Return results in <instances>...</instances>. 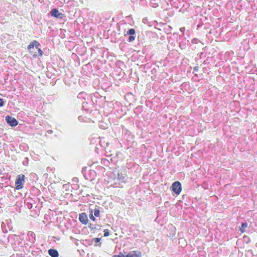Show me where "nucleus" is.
I'll return each instance as SVG.
<instances>
[{
    "instance_id": "obj_1",
    "label": "nucleus",
    "mask_w": 257,
    "mask_h": 257,
    "mask_svg": "<svg viewBox=\"0 0 257 257\" xmlns=\"http://www.w3.org/2000/svg\"><path fill=\"white\" fill-rule=\"evenodd\" d=\"M25 182V175L23 174L19 175L15 181L16 185V189L19 190L23 188V184Z\"/></svg>"
},
{
    "instance_id": "obj_2",
    "label": "nucleus",
    "mask_w": 257,
    "mask_h": 257,
    "mask_svg": "<svg viewBox=\"0 0 257 257\" xmlns=\"http://www.w3.org/2000/svg\"><path fill=\"white\" fill-rule=\"evenodd\" d=\"M173 191L177 195L180 194L182 191V186L180 182L175 181L172 185Z\"/></svg>"
},
{
    "instance_id": "obj_3",
    "label": "nucleus",
    "mask_w": 257,
    "mask_h": 257,
    "mask_svg": "<svg viewBox=\"0 0 257 257\" xmlns=\"http://www.w3.org/2000/svg\"><path fill=\"white\" fill-rule=\"evenodd\" d=\"M50 14L51 16L53 17L56 18H59L62 20H63L65 17L64 14L62 13H60L57 9H54L50 11Z\"/></svg>"
},
{
    "instance_id": "obj_4",
    "label": "nucleus",
    "mask_w": 257,
    "mask_h": 257,
    "mask_svg": "<svg viewBox=\"0 0 257 257\" xmlns=\"http://www.w3.org/2000/svg\"><path fill=\"white\" fill-rule=\"evenodd\" d=\"M6 120L11 126H15L18 125V121L14 117L8 115L6 117Z\"/></svg>"
},
{
    "instance_id": "obj_5",
    "label": "nucleus",
    "mask_w": 257,
    "mask_h": 257,
    "mask_svg": "<svg viewBox=\"0 0 257 257\" xmlns=\"http://www.w3.org/2000/svg\"><path fill=\"white\" fill-rule=\"evenodd\" d=\"M40 46V44L38 41L34 40L31 42L30 44L28 46L27 49L29 51L30 53H32V51L31 50L35 47L36 48H38Z\"/></svg>"
},
{
    "instance_id": "obj_6",
    "label": "nucleus",
    "mask_w": 257,
    "mask_h": 257,
    "mask_svg": "<svg viewBox=\"0 0 257 257\" xmlns=\"http://www.w3.org/2000/svg\"><path fill=\"white\" fill-rule=\"evenodd\" d=\"M79 219L80 221L84 225L88 223V217L85 213H82L79 214Z\"/></svg>"
},
{
    "instance_id": "obj_7",
    "label": "nucleus",
    "mask_w": 257,
    "mask_h": 257,
    "mask_svg": "<svg viewBox=\"0 0 257 257\" xmlns=\"http://www.w3.org/2000/svg\"><path fill=\"white\" fill-rule=\"evenodd\" d=\"M127 257H142V253L140 251L134 250L127 253Z\"/></svg>"
},
{
    "instance_id": "obj_8",
    "label": "nucleus",
    "mask_w": 257,
    "mask_h": 257,
    "mask_svg": "<svg viewBox=\"0 0 257 257\" xmlns=\"http://www.w3.org/2000/svg\"><path fill=\"white\" fill-rule=\"evenodd\" d=\"M48 253L52 257H58L59 255L58 251L55 249H49Z\"/></svg>"
},
{
    "instance_id": "obj_9",
    "label": "nucleus",
    "mask_w": 257,
    "mask_h": 257,
    "mask_svg": "<svg viewBox=\"0 0 257 257\" xmlns=\"http://www.w3.org/2000/svg\"><path fill=\"white\" fill-rule=\"evenodd\" d=\"M38 49V54L35 53L34 54L33 57H36V56H42L43 54V51L39 48V47L37 48Z\"/></svg>"
},
{
    "instance_id": "obj_10",
    "label": "nucleus",
    "mask_w": 257,
    "mask_h": 257,
    "mask_svg": "<svg viewBox=\"0 0 257 257\" xmlns=\"http://www.w3.org/2000/svg\"><path fill=\"white\" fill-rule=\"evenodd\" d=\"M125 177V175H123L122 173H118L117 174V179L118 180L124 181Z\"/></svg>"
},
{
    "instance_id": "obj_11",
    "label": "nucleus",
    "mask_w": 257,
    "mask_h": 257,
    "mask_svg": "<svg viewBox=\"0 0 257 257\" xmlns=\"http://www.w3.org/2000/svg\"><path fill=\"white\" fill-rule=\"evenodd\" d=\"M135 33L134 29H130L126 32V35H135Z\"/></svg>"
},
{
    "instance_id": "obj_12",
    "label": "nucleus",
    "mask_w": 257,
    "mask_h": 257,
    "mask_svg": "<svg viewBox=\"0 0 257 257\" xmlns=\"http://www.w3.org/2000/svg\"><path fill=\"white\" fill-rule=\"evenodd\" d=\"M247 223L246 222L242 223L241 224V227L240 228L239 230L241 232L243 233L244 232V228L247 227Z\"/></svg>"
},
{
    "instance_id": "obj_13",
    "label": "nucleus",
    "mask_w": 257,
    "mask_h": 257,
    "mask_svg": "<svg viewBox=\"0 0 257 257\" xmlns=\"http://www.w3.org/2000/svg\"><path fill=\"white\" fill-rule=\"evenodd\" d=\"M179 47L181 49H184L186 47V43L185 41H182L179 43Z\"/></svg>"
},
{
    "instance_id": "obj_14",
    "label": "nucleus",
    "mask_w": 257,
    "mask_h": 257,
    "mask_svg": "<svg viewBox=\"0 0 257 257\" xmlns=\"http://www.w3.org/2000/svg\"><path fill=\"white\" fill-rule=\"evenodd\" d=\"M112 257H127V254H125V252H120L117 255H114Z\"/></svg>"
},
{
    "instance_id": "obj_15",
    "label": "nucleus",
    "mask_w": 257,
    "mask_h": 257,
    "mask_svg": "<svg viewBox=\"0 0 257 257\" xmlns=\"http://www.w3.org/2000/svg\"><path fill=\"white\" fill-rule=\"evenodd\" d=\"M94 215L96 217L100 216V211L98 209L95 208L94 211Z\"/></svg>"
},
{
    "instance_id": "obj_16",
    "label": "nucleus",
    "mask_w": 257,
    "mask_h": 257,
    "mask_svg": "<svg viewBox=\"0 0 257 257\" xmlns=\"http://www.w3.org/2000/svg\"><path fill=\"white\" fill-rule=\"evenodd\" d=\"M92 212H93L92 210H90L89 218L91 220L95 221L96 219H95V217L94 216V215L92 214Z\"/></svg>"
},
{
    "instance_id": "obj_17",
    "label": "nucleus",
    "mask_w": 257,
    "mask_h": 257,
    "mask_svg": "<svg viewBox=\"0 0 257 257\" xmlns=\"http://www.w3.org/2000/svg\"><path fill=\"white\" fill-rule=\"evenodd\" d=\"M129 37H128V41L129 42H133L135 40V38H136V36L135 35H129Z\"/></svg>"
},
{
    "instance_id": "obj_18",
    "label": "nucleus",
    "mask_w": 257,
    "mask_h": 257,
    "mask_svg": "<svg viewBox=\"0 0 257 257\" xmlns=\"http://www.w3.org/2000/svg\"><path fill=\"white\" fill-rule=\"evenodd\" d=\"M109 235V231L108 229H106L104 230V236L107 237Z\"/></svg>"
},
{
    "instance_id": "obj_19",
    "label": "nucleus",
    "mask_w": 257,
    "mask_h": 257,
    "mask_svg": "<svg viewBox=\"0 0 257 257\" xmlns=\"http://www.w3.org/2000/svg\"><path fill=\"white\" fill-rule=\"evenodd\" d=\"M234 54V53L232 51H230L225 53V56H231Z\"/></svg>"
},
{
    "instance_id": "obj_20",
    "label": "nucleus",
    "mask_w": 257,
    "mask_h": 257,
    "mask_svg": "<svg viewBox=\"0 0 257 257\" xmlns=\"http://www.w3.org/2000/svg\"><path fill=\"white\" fill-rule=\"evenodd\" d=\"M172 29V28L170 26H168L167 28H166V30L167 31V32H168L169 33H170Z\"/></svg>"
},
{
    "instance_id": "obj_21",
    "label": "nucleus",
    "mask_w": 257,
    "mask_h": 257,
    "mask_svg": "<svg viewBox=\"0 0 257 257\" xmlns=\"http://www.w3.org/2000/svg\"><path fill=\"white\" fill-rule=\"evenodd\" d=\"M4 102L3 99L0 98V106H2L4 105Z\"/></svg>"
},
{
    "instance_id": "obj_22",
    "label": "nucleus",
    "mask_w": 257,
    "mask_h": 257,
    "mask_svg": "<svg viewBox=\"0 0 257 257\" xmlns=\"http://www.w3.org/2000/svg\"><path fill=\"white\" fill-rule=\"evenodd\" d=\"M188 62H189V60L187 59H184L183 60V62H182L181 64H182L183 63L187 64V63H188Z\"/></svg>"
},
{
    "instance_id": "obj_23",
    "label": "nucleus",
    "mask_w": 257,
    "mask_h": 257,
    "mask_svg": "<svg viewBox=\"0 0 257 257\" xmlns=\"http://www.w3.org/2000/svg\"><path fill=\"white\" fill-rule=\"evenodd\" d=\"M93 240H94V241L95 242L97 243V242H98L100 241V238H97V237H95V238H93Z\"/></svg>"
},
{
    "instance_id": "obj_24",
    "label": "nucleus",
    "mask_w": 257,
    "mask_h": 257,
    "mask_svg": "<svg viewBox=\"0 0 257 257\" xmlns=\"http://www.w3.org/2000/svg\"><path fill=\"white\" fill-rule=\"evenodd\" d=\"M185 27H182L180 29V31L182 32V33H184L185 32Z\"/></svg>"
},
{
    "instance_id": "obj_25",
    "label": "nucleus",
    "mask_w": 257,
    "mask_h": 257,
    "mask_svg": "<svg viewBox=\"0 0 257 257\" xmlns=\"http://www.w3.org/2000/svg\"><path fill=\"white\" fill-rule=\"evenodd\" d=\"M198 39H193L192 40V42H193V43H197V42H198Z\"/></svg>"
},
{
    "instance_id": "obj_26",
    "label": "nucleus",
    "mask_w": 257,
    "mask_h": 257,
    "mask_svg": "<svg viewBox=\"0 0 257 257\" xmlns=\"http://www.w3.org/2000/svg\"><path fill=\"white\" fill-rule=\"evenodd\" d=\"M203 63L204 65H206V64H207V63H209V62H206V61H204Z\"/></svg>"
},
{
    "instance_id": "obj_27",
    "label": "nucleus",
    "mask_w": 257,
    "mask_h": 257,
    "mask_svg": "<svg viewBox=\"0 0 257 257\" xmlns=\"http://www.w3.org/2000/svg\"><path fill=\"white\" fill-rule=\"evenodd\" d=\"M194 69H195V70H197V67H195L194 68Z\"/></svg>"
}]
</instances>
